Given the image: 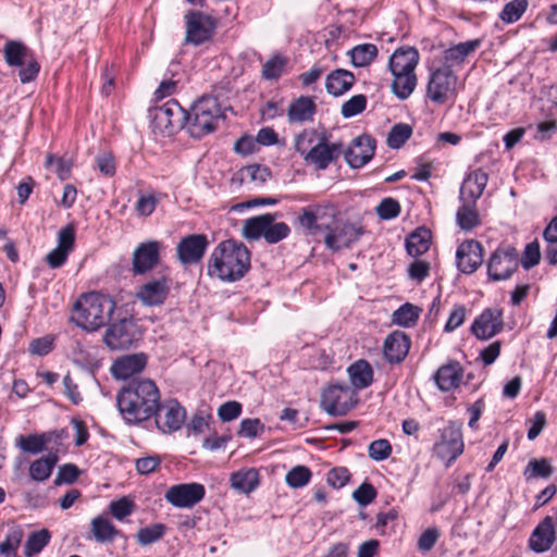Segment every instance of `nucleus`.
<instances>
[{
    "mask_svg": "<svg viewBox=\"0 0 557 557\" xmlns=\"http://www.w3.org/2000/svg\"><path fill=\"white\" fill-rule=\"evenodd\" d=\"M136 341V325L132 319L122 318L109 324L104 335V344L112 350L127 349Z\"/></svg>",
    "mask_w": 557,
    "mask_h": 557,
    "instance_id": "9b49d317",
    "label": "nucleus"
},
{
    "mask_svg": "<svg viewBox=\"0 0 557 557\" xmlns=\"http://www.w3.org/2000/svg\"><path fill=\"white\" fill-rule=\"evenodd\" d=\"M342 152L341 144H327L325 137L320 138L306 154L307 163L313 164L317 170H325Z\"/></svg>",
    "mask_w": 557,
    "mask_h": 557,
    "instance_id": "aec40b11",
    "label": "nucleus"
},
{
    "mask_svg": "<svg viewBox=\"0 0 557 557\" xmlns=\"http://www.w3.org/2000/svg\"><path fill=\"white\" fill-rule=\"evenodd\" d=\"M275 214L270 213V223L265 230L264 240L269 244H276L286 238L290 228L285 222H274Z\"/></svg>",
    "mask_w": 557,
    "mask_h": 557,
    "instance_id": "de8ad7c7",
    "label": "nucleus"
},
{
    "mask_svg": "<svg viewBox=\"0 0 557 557\" xmlns=\"http://www.w3.org/2000/svg\"><path fill=\"white\" fill-rule=\"evenodd\" d=\"M185 128L190 136L200 138L214 131L218 120L221 117V108L214 97H201L186 111Z\"/></svg>",
    "mask_w": 557,
    "mask_h": 557,
    "instance_id": "39448f33",
    "label": "nucleus"
},
{
    "mask_svg": "<svg viewBox=\"0 0 557 557\" xmlns=\"http://www.w3.org/2000/svg\"><path fill=\"white\" fill-rule=\"evenodd\" d=\"M147 359L144 354L127 355L119 358L112 364V374L122 380H127L140 372L146 366Z\"/></svg>",
    "mask_w": 557,
    "mask_h": 557,
    "instance_id": "b1692460",
    "label": "nucleus"
},
{
    "mask_svg": "<svg viewBox=\"0 0 557 557\" xmlns=\"http://www.w3.org/2000/svg\"><path fill=\"white\" fill-rule=\"evenodd\" d=\"M410 338L401 331H394L386 336L383 343L384 358L392 364L404 361L410 349Z\"/></svg>",
    "mask_w": 557,
    "mask_h": 557,
    "instance_id": "4be33fe9",
    "label": "nucleus"
},
{
    "mask_svg": "<svg viewBox=\"0 0 557 557\" xmlns=\"http://www.w3.org/2000/svg\"><path fill=\"white\" fill-rule=\"evenodd\" d=\"M170 283L171 280L168 275H161L141 285L136 293V297L145 306H160L170 293Z\"/></svg>",
    "mask_w": 557,
    "mask_h": 557,
    "instance_id": "f3484780",
    "label": "nucleus"
},
{
    "mask_svg": "<svg viewBox=\"0 0 557 557\" xmlns=\"http://www.w3.org/2000/svg\"><path fill=\"white\" fill-rule=\"evenodd\" d=\"M519 253L513 247L496 249L488 262L487 274L492 281H504L509 278L518 269Z\"/></svg>",
    "mask_w": 557,
    "mask_h": 557,
    "instance_id": "1a4fd4ad",
    "label": "nucleus"
},
{
    "mask_svg": "<svg viewBox=\"0 0 557 557\" xmlns=\"http://www.w3.org/2000/svg\"><path fill=\"white\" fill-rule=\"evenodd\" d=\"M242 412V405L238 401L230 400L222 404L218 409V417L224 421L228 422L235 420L239 417Z\"/></svg>",
    "mask_w": 557,
    "mask_h": 557,
    "instance_id": "338daca9",
    "label": "nucleus"
},
{
    "mask_svg": "<svg viewBox=\"0 0 557 557\" xmlns=\"http://www.w3.org/2000/svg\"><path fill=\"white\" fill-rule=\"evenodd\" d=\"M375 212L382 220H392L400 214V205L394 198H384L376 206Z\"/></svg>",
    "mask_w": 557,
    "mask_h": 557,
    "instance_id": "864d4df0",
    "label": "nucleus"
},
{
    "mask_svg": "<svg viewBox=\"0 0 557 557\" xmlns=\"http://www.w3.org/2000/svg\"><path fill=\"white\" fill-rule=\"evenodd\" d=\"M59 460V457L45 456L34 460L29 465V476L36 482L48 480Z\"/></svg>",
    "mask_w": 557,
    "mask_h": 557,
    "instance_id": "72a5a7b5",
    "label": "nucleus"
},
{
    "mask_svg": "<svg viewBox=\"0 0 557 557\" xmlns=\"http://www.w3.org/2000/svg\"><path fill=\"white\" fill-rule=\"evenodd\" d=\"M79 473L81 471L75 465L65 463L59 468L54 479V484L57 486L62 484H72L77 480Z\"/></svg>",
    "mask_w": 557,
    "mask_h": 557,
    "instance_id": "680f3d73",
    "label": "nucleus"
},
{
    "mask_svg": "<svg viewBox=\"0 0 557 557\" xmlns=\"http://www.w3.org/2000/svg\"><path fill=\"white\" fill-rule=\"evenodd\" d=\"M419 63V52L413 47L397 49L389 58L388 67H417Z\"/></svg>",
    "mask_w": 557,
    "mask_h": 557,
    "instance_id": "4c0bfd02",
    "label": "nucleus"
},
{
    "mask_svg": "<svg viewBox=\"0 0 557 557\" xmlns=\"http://www.w3.org/2000/svg\"><path fill=\"white\" fill-rule=\"evenodd\" d=\"M160 392L149 379H133L116 394L119 412L127 424H139L158 411Z\"/></svg>",
    "mask_w": 557,
    "mask_h": 557,
    "instance_id": "f03ea898",
    "label": "nucleus"
},
{
    "mask_svg": "<svg viewBox=\"0 0 557 557\" xmlns=\"http://www.w3.org/2000/svg\"><path fill=\"white\" fill-rule=\"evenodd\" d=\"M337 208L330 203H315L301 208L297 216L298 224L308 235H324V244L331 250L347 248L356 243L364 233L360 223H338Z\"/></svg>",
    "mask_w": 557,
    "mask_h": 557,
    "instance_id": "f257e3e1",
    "label": "nucleus"
},
{
    "mask_svg": "<svg viewBox=\"0 0 557 557\" xmlns=\"http://www.w3.org/2000/svg\"><path fill=\"white\" fill-rule=\"evenodd\" d=\"M420 309L411 304H405L394 311L392 322L394 324L408 327L416 323L419 318Z\"/></svg>",
    "mask_w": 557,
    "mask_h": 557,
    "instance_id": "a18cd8bd",
    "label": "nucleus"
},
{
    "mask_svg": "<svg viewBox=\"0 0 557 557\" xmlns=\"http://www.w3.org/2000/svg\"><path fill=\"white\" fill-rule=\"evenodd\" d=\"M205 486L200 483H182L171 486L164 498L176 508H191L205 497Z\"/></svg>",
    "mask_w": 557,
    "mask_h": 557,
    "instance_id": "f8f14e48",
    "label": "nucleus"
},
{
    "mask_svg": "<svg viewBox=\"0 0 557 557\" xmlns=\"http://www.w3.org/2000/svg\"><path fill=\"white\" fill-rule=\"evenodd\" d=\"M348 54L354 66L363 67L376 58L377 48L373 44H361L349 50Z\"/></svg>",
    "mask_w": 557,
    "mask_h": 557,
    "instance_id": "58836bf2",
    "label": "nucleus"
},
{
    "mask_svg": "<svg viewBox=\"0 0 557 557\" xmlns=\"http://www.w3.org/2000/svg\"><path fill=\"white\" fill-rule=\"evenodd\" d=\"M528 5V0H511L503 8L499 13V18L506 24L515 23L520 20Z\"/></svg>",
    "mask_w": 557,
    "mask_h": 557,
    "instance_id": "49530a36",
    "label": "nucleus"
},
{
    "mask_svg": "<svg viewBox=\"0 0 557 557\" xmlns=\"http://www.w3.org/2000/svg\"><path fill=\"white\" fill-rule=\"evenodd\" d=\"M355 75L343 69H337L326 76L325 88L330 95L335 97L344 95L355 84Z\"/></svg>",
    "mask_w": 557,
    "mask_h": 557,
    "instance_id": "cd10ccee",
    "label": "nucleus"
},
{
    "mask_svg": "<svg viewBox=\"0 0 557 557\" xmlns=\"http://www.w3.org/2000/svg\"><path fill=\"white\" fill-rule=\"evenodd\" d=\"M242 176L249 177L252 182L257 184H264L271 177V171L269 168L259 164H251L244 168L242 171Z\"/></svg>",
    "mask_w": 557,
    "mask_h": 557,
    "instance_id": "4d7b16f0",
    "label": "nucleus"
},
{
    "mask_svg": "<svg viewBox=\"0 0 557 557\" xmlns=\"http://www.w3.org/2000/svg\"><path fill=\"white\" fill-rule=\"evenodd\" d=\"M367 106V97L364 95H355L342 106V115L346 119L352 117L361 113Z\"/></svg>",
    "mask_w": 557,
    "mask_h": 557,
    "instance_id": "5fc2aeb1",
    "label": "nucleus"
},
{
    "mask_svg": "<svg viewBox=\"0 0 557 557\" xmlns=\"http://www.w3.org/2000/svg\"><path fill=\"white\" fill-rule=\"evenodd\" d=\"M16 445L25 453L39 454L45 450L44 433L41 434H29L27 436L21 435Z\"/></svg>",
    "mask_w": 557,
    "mask_h": 557,
    "instance_id": "603ef678",
    "label": "nucleus"
},
{
    "mask_svg": "<svg viewBox=\"0 0 557 557\" xmlns=\"http://www.w3.org/2000/svg\"><path fill=\"white\" fill-rule=\"evenodd\" d=\"M69 438V433L65 429L44 432L45 450H48L47 456L59 457V454L66 451L64 442Z\"/></svg>",
    "mask_w": 557,
    "mask_h": 557,
    "instance_id": "e433bc0d",
    "label": "nucleus"
},
{
    "mask_svg": "<svg viewBox=\"0 0 557 557\" xmlns=\"http://www.w3.org/2000/svg\"><path fill=\"white\" fill-rule=\"evenodd\" d=\"M161 244L157 240L140 243L132 256L134 274L141 275L151 271L160 261Z\"/></svg>",
    "mask_w": 557,
    "mask_h": 557,
    "instance_id": "2eb2a0df",
    "label": "nucleus"
},
{
    "mask_svg": "<svg viewBox=\"0 0 557 557\" xmlns=\"http://www.w3.org/2000/svg\"><path fill=\"white\" fill-rule=\"evenodd\" d=\"M457 75L448 66H438L430 74L426 86L428 98L436 103L444 104L454 100L457 95Z\"/></svg>",
    "mask_w": 557,
    "mask_h": 557,
    "instance_id": "423d86ee",
    "label": "nucleus"
},
{
    "mask_svg": "<svg viewBox=\"0 0 557 557\" xmlns=\"http://www.w3.org/2000/svg\"><path fill=\"white\" fill-rule=\"evenodd\" d=\"M109 510L116 520H123L125 517L133 512L134 503L126 497H122L117 500L111 502L109 505Z\"/></svg>",
    "mask_w": 557,
    "mask_h": 557,
    "instance_id": "bf43d9fd",
    "label": "nucleus"
},
{
    "mask_svg": "<svg viewBox=\"0 0 557 557\" xmlns=\"http://www.w3.org/2000/svg\"><path fill=\"white\" fill-rule=\"evenodd\" d=\"M315 139L317 133L314 131H304L295 139L296 151L305 158L311 147L314 146Z\"/></svg>",
    "mask_w": 557,
    "mask_h": 557,
    "instance_id": "69168bd1",
    "label": "nucleus"
},
{
    "mask_svg": "<svg viewBox=\"0 0 557 557\" xmlns=\"http://www.w3.org/2000/svg\"><path fill=\"white\" fill-rule=\"evenodd\" d=\"M270 223V213L247 219L243 225V236L248 240L264 238L265 230Z\"/></svg>",
    "mask_w": 557,
    "mask_h": 557,
    "instance_id": "f704fd0d",
    "label": "nucleus"
},
{
    "mask_svg": "<svg viewBox=\"0 0 557 557\" xmlns=\"http://www.w3.org/2000/svg\"><path fill=\"white\" fill-rule=\"evenodd\" d=\"M480 46V39H472L451 46L444 50L443 64L441 66H448L453 70L454 66L462 64L467 57L472 54Z\"/></svg>",
    "mask_w": 557,
    "mask_h": 557,
    "instance_id": "a878e982",
    "label": "nucleus"
},
{
    "mask_svg": "<svg viewBox=\"0 0 557 557\" xmlns=\"http://www.w3.org/2000/svg\"><path fill=\"white\" fill-rule=\"evenodd\" d=\"M156 425L163 433L177 431L186 418L185 409L175 399H169L161 404L159 401L158 411L153 416Z\"/></svg>",
    "mask_w": 557,
    "mask_h": 557,
    "instance_id": "ddd939ff",
    "label": "nucleus"
},
{
    "mask_svg": "<svg viewBox=\"0 0 557 557\" xmlns=\"http://www.w3.org/2000/svg\"><path fill=\"white\" fill-rule=\"evenodd\" d=\"M504 327L503 310L487 308L475 318L471 325V332L481 341H486L502 332Z\"/></svg>",
    "mask_w": 557,
    "mask_h": 557,
    "instance_id": "4468645a",
    "label": "nucleus"
},
{
    "mask_svg": "<svg viewBox=\"0 0 557 557\" xmlns=\"http://www.w3.org/2000/svg\"><path fill=\"white\" fill-rule=\"evenodd\" d=\"M3 55L9 66L20 67L23 66L30 57H33V53L25 44L16 40H9L3 47Z\"/></svg>",
    "mask_w": 557,
    "mask_h": 557,
    "instance_id": "c756f323",
    "label": "nucleus"
},
{
    "mask_svg": "<svg viewBox=\"0 0 557 557\" xmlns=\"http://www.w3.org/2000/svg\"><path fill=\"white\" fill-rule=\"evenodd\" d=\"M555 540L552 519L546 517L533 531L529 540V546L536 553H543L550 548Z\"/></svg>",
    "mask_w": 557,
    "mask_h": 557,
    "instance_id": "bb28decb",
    "label": "nucleus"
},
{
    "mask_svg": "<svg viewBox=\"0 0 557 557\" xmlns=\"http://www.w3.org/2000/svg\"><path fill=\"white\" fill-rule=\"evenodd\" d=\"M488 175L482 169L472 171L463 181L460 187V201L475 205L476 200L482 196Z\"/></svg>",
    "mask_w": 557,
    "mask_h": 557,
    "instance_id": "5701e85b",
    "label": "nucleus"
},
{
    "mask_svg": "<svg viewBox=\"0 0 557 557\" xmlns=\"http://www.w3.org/2000/svg\"><path fill=\"white\" fill-rule=\"evenodd\" d=\"M463 369L457 361H449L438 368L435 382L441 391L448 392L458 387L462 380Z\"/></svg>",
    "mask_w": 557,
    "mask_h": 557,
    "instance_id": "393cba45",
    "label": "nucleus"
},
{
    "mask_svg": "<svg viewBox=\"0 0 557 557\" xmlns=\"http://www.w3.org/2000/svg\"><path fill=\"white\" fill-rule=\"evenodd\" d=\"M392 454V446L387 440H376L369 445V457L375 461L387 459Z\"/></svg>",
    "mask_w": 557,
    "mask_h": 557,
    "instance_id": "052dcab7",
    "label": "nucleus"
},
{
    "mask_svg": "<svg viewBox=\"0 0 557 557\" xmlns=\"http://www.w3.org/2000/svg\"><path fill=\"white\" fill-rule=\"evenodd\" d=\"M186 35L185 42L199 46L208 40L214 34L215 21L199 11H189L185 15Z\"/></svg>",
    "mask_w": 557,
    "mask_h": 557,
    "instance_id": "9d476101",
    "label": "nucleus"
},
{
    "mask_svg": "<svg viewBox=\"0 0 557 557\" xmlns=\"http://www.w3.org/2000/svg\"><path fill=\"white\" fill-rule=\"evenodd\" d=\"M154 121L164 129L185 128L188 114L177 101L171 100L154 109Z\"/></svg>",
    "mask_w": 557,
    "mask_h": 557,
    "instance_id": "6ab92c4d",
    "label": "nucleus"
},
{
    "mask_svg": "<svg viewBox=\"0 0 557 557\" xmlns=\"http://www.w3.org/2000/svg\"><path fill=\"white\" fill-rule=\"evenodd\" d=\"M348 374L354 387L362 389L371 385L373 381V370L366 360H358L348 368Z\"/></svg>",
    "mask_w": 557,
    "mask_h": 557,
    "instance_id": "7c9ffc66",
    "label": "nucleus"
},
{
    "mask_svg": "<svg viewBox=\"0 0 557 557\" xmlns=\"http://www.w3.org/2000/svg\"><path fill=\"white\" fill-rule=\"evenodd\" d=\"M259 483V474L255 469L242 470L231 475V485L242 493L252 492Z\"/></svg>",
    "mask_w": 557,
    "mask_h": 557,
    "instance_id": "c9c22d12",
    "label": "nucleus"
},
{
    "mask_svg": "<svg viewBox=\"0 0 557 557\" xmlns=\"http://www.w3.org/2000/svg\"><path fill=\"white\" fill-rule=\"evenodd\" d=\"M463 448L462 424L449 421L442 430L441 440L434 446V454L449 467L463 453Z\"/></svg>",
    "mask_w": 557,
    "mask_h": 557,
    "instance_id": "6e6552de",
    "label": "nucleus"
},
{
    "mask_svg": "<svg viewBox=\"0 0 557 557\" xmlns=\"http://www.w3.org/2000/svg\"><path fill=\"white\" fill-rule=\"evenodd\" d=\"M22 540L23 530L20 527L12 528L0 542V557H16Z\"/></svg>",
    "mask_w": 557,
    "mask_h": 557,
    "instance_id": "79ce46f5",
    "label": "nucleus"
},
{
    "mask_svg": "<svg viewBox=\"0 0 557 557\" xmlns=\"http://www.w3.org/2000/svg\"><path fill=\"white\" fill-rule=\"evenodd\" d=\"M417 75H398L394 76L391 88L393 94L401 99L405 100L409 98V96L413 92V90L417 87Z\"/></svg>",
    "mask_w": 557,
    "mask_h": 557,
    "instance_id": "a19ab883",
    "label": "nucleus"
},
{
    "mask_svg": "<svg viewBox=\"0 0 557 557\" xmlns=\"http://www.w3.org/2000/svg\"><path fill=\"white\" fill-rule=\"evenodd\" d=\"M250 269V252L239 242H221L208 260V274L224 282H235L244 277Z\"/></svg>",
    "mask_w": 557,
    "mask_h": 557,
    "instance_id": "7ed1b4c3",
    "label": "nucleus"
},
{
    "mask_svg": "<svg viewBox=\"0 0 557 557\" xmlns=\"http://www.w3.org/2000/svg\"><path fill=\"white\" fill-rule=\"evenodd\" d=\"M321 407L331 416H344L356 403V392L347 384H332L321 395Z\"/></svg>",
    "mask_w": 557,
    "mask_h": 557,
    "instance_id": "0eeeda50",
    "label": "nucleus"
},
{
    "mask_svg": "<svg viewBox=\"0 0 557 557\" xmlns=\"http://www.w3.org/2000/svg\"><path fill=\"white\" fill-rule=\"evenodd\" d=\"M51 534L47 529H41L29 534L24 545V555L34 557L39 554L50 542Z\"/></svg>",
    "mask_w": 557,
    "mask_h": 557,
    "instance_id": "ea45409f",
    "label": "nucleus"
},
{
    "mask_svg": "<svg viewBox=\"0 0 557 557\" xmlns=\"http://www.w3.org/2000/svg\"><path fill=\"white\" fill-rule=\"evenodd\" d=\"M114 310L115 302L110 296L92 292L75 304L72 320L77 326L94 332L109 323Z\"/></svg>",
    "mask_w": 557,
    "mask_h": 557,
    "instance_id": "20e7f679",
    "label": "nucleus"
},
{
    "mask_svg": "<svg viewBox=\"0 0 557 557\" xmlns=\"http://www.w3.org/2000/svg\"><path fill=\"white\" fill-rule=\"evenodd\" d=\"M286 65V59L281 55H274L268 60L262 70V76L265 79H277Z\"/></svg>",
    "mask_w": 557,
    "mask_h": 557,
    "instance_id": "6e6d98bb",
    "label": "nucleus"
},
{
    "mask_svg": "<svg viewBox=\"0 0 557 557\" xmlns=\"http://www.w3.org/2000/svg\"><path fill=\"white\" fill-rule=\"evenodd\" d=\"M474 207L475 205L462 202V206L458 209L456 219L460 228L470 231L480 223L479 214Z\"/></svg>",
    "mask_w": 557,
    "mask_h": 557,
    "instance_id": "c03bdc74",
    "label": "nucleus"
},
{
    "mask_svg": "<svg viewBox=\"0 0 557 557\" xmlns=\"http://www.w3.org/2000/svg\"><path fill=\"white\" fill-rule=\"evenodd\" d=\"M375 150V141L369 135L358 136L352 144L345 150L346 162L354 169H359L368 163Z\"/></svg>",
    "mask_w": 557,
    "mask_h": 557,
    "instance_id": "a211bd4d",
    "label": "nucleus"
},
{
    "mask_svg": "<svg viewBox=\"0 0 557 557\" xmlns=\"http://www.w3.org/2000/svg\"><path fill=\"white\" fill-rule=\"evenodd\" d=\"M458 269L467 274L473 273L483 261V248L476 240L461 243L456 252Z\"/></svg>",
    "mask_w": 557,
    "mask_h": 557,
    "instance_id": "412c9836",
    "label": "nucleus"
},
{
    "mask_svg": "<svg viewBox=\"0 0 557 557\" xmlns=\"http://www.w3.org/2000/svg\"><path fill=\"white\" fill-rule=\"evenodd\" d=\"M92 537L98 543L112 542L120 531L110 522L109 519L98 516L90 522Z\"/></svg>",
    "mask_w": 557,
    "mask_h": 557,
    "instance_id": "473e14b6",
    "label": "nucleus"
},
{
    "mask_svg": "<svg viewBox=\"0 0 557 557\" xmlns=\"http://www.w3.org/2000/svg\"><path fill=\"white\" fill-rule=\"evenodd\" d=\"M553 474V467L548 459H532L523 471V476L527 481L543 478L547 479Z\"/></svg>",
    "mask_w": 557,
    "mask_h": 557,
    "instance_id": "37998d69",
    "label": "nucleus"
},
{
    "mask_svg": "<svg viewBox=\"0 0 557 557\" xmlns=\"http://www.w3.org/2000/svg\"><path fill=\"white\" fill-rule=\"evenodd\" d=\"M208 247V239L205 234H193L181 239L176 247V255L184 265L198 263Z\"/></svg>",
    "mask_w": 557,
    "mask_h": 557,
    "instance_id": "dca6fc26",
    "label": "nucleus"
},
{
    "mask_svg": "<svg viewBox=\"0 0 557 557\" xmlns=\"http://www.w3.org/2000/svg\"><path fill=\"white\" fill-rule=\"evenodd\" d=\"M166 527L162 523H154L138 530L136 537L140 545L147 546L161 540Z\"/></svg>",
    "mask_w": 557,
    "mask_h": 557,
    "instance_id": "09e8293b",
    "label": "nucleus"
},
{
    "mask_svg": "<svg viewBox=\"0 0 557 557\" xmlns=\"http://www.w3.org/2000/svg\"><path fill=\"white\" fill-rule=\"evenodd\" d=\"M159 199L154 194H141L135 205V210L140 216H149L154 211Z\"/></svg>",
    "mask_w": 557,
    "mask_h": 557,
    "instance_id": "e2e57ef3",
    "label": "nucleus"
},
{
    "mask_svg": "<svg viewBox=\"0 0 557 557\" xmlns=\"http://www.w3.org/2000/svg\"><path fill=\"white\" fill-rule=\"evenodd\" d=\"M311 475V471L308 467L296 466L286 473L285 481L288 486L300 488L309 483Z\"/></svg>",
    "mask_w": 557,
    "mask_h": 557,
    "instance_id": "3c124183",
    "label": "nucleus"
},
{
    "mask_svg": "<svg viewBox=\"0 0 557 557\" xmlns=\"http://www.w3.org/2000/svg\"><path fill=\"white\" fill-rule=\"evenodd\" d=\"M431 244V232L426 227H418L406 239V249L412 257L426 252Z\"/></svg>",
    "mask_w": 557,
    "mask_h": 557,
    "instance_id": "2f4dec72",
    "label": "nucleus"
},
{
    "mask_svg": "<svg viewBox=\"0 0 557 557\" xmlns=\"http://www.w3.org/2000/svg\"><path fill=\"white\" fill-rule=\"evenodd\" d=\"M541 259V251H540V245L539 243L532 242L529 243L521 257V264L525 270H529L536 265L540 262Z\"/></svg>",
    "mask_w": 557,
    "mask_h": 557,
    "instance_id": "0e129e2a",
    "label": "nucleus"
},
{
    "mask_svg": "<svg viewBox=\"0 0 557 557\" xmlns=\"http://www.w3.org/2000/svg\"><path fill=\"white\" fill-rule=\"evenodd\" d=\"M315 113V104L309 97H299L293 101L287 111L288 121L290 123H302L311 121Z\"/></svg>",
    "mask_w": 557,
    "mask_h": 557,
    "instance_id": "c85d7f7f",
    "label": "nucleus"
},
{
    "mask_svg": "<svg viewBox=\"0 0 557 557\" xmlns=\"http://www.w3.org/2000/svg\"><path fill=\"white\" fill-rule=\"evenodd\" d=\"M264 431V424L257 418L244 419L237 434L242 437L255 438Z\"/></svg>",
    "mask_w": 557,
    "mask_h": 557,
    "instance_id": "13d9d810",
    "label": "nucleus"
},
{
    "mask_svg": "<svg viewBox=\"0 0 557 557\" xmlns=\"http://www.w3.org/2000/svg\"><path fill=\"white\" fill-rule=\"evenodd\" d=\"M376 496L374 486L370 483L363 482L354 493V499L360 506L369 505Z\"/></svg>",
    "mask_w": 557,
    "mask_h": 557,
    "instance_id": "774afa93",
    "label": "nucleus"
},
{
    "mask_svg": "<svg viewBox=\"0 0 557 557\" xmlns=\"http://www.w3.org/2000/svg\"><path fill=\"white\" fill-rule=\"evenodd\" d=\"M412 135V127L405 123L395 124L387 136V145L393 149L400 148Z\"/></svg>",
    "mask_w": 557,
    "mask_h": 557,
    "instance_id": "8fccbe9b",
    "label": "nucleus"
}]
</instances>
